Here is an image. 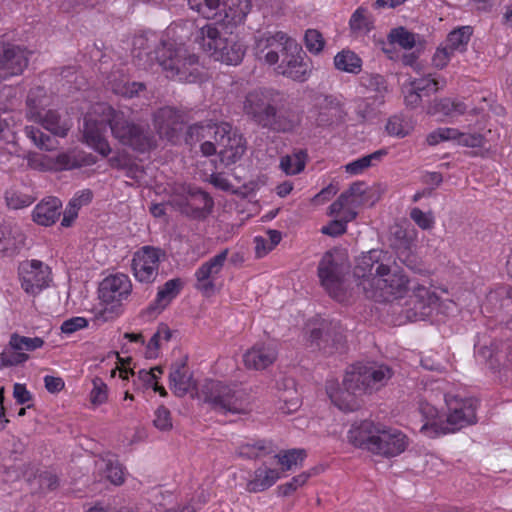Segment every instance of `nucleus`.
Returning <instances> with one entry per match:
<instances>
[{
	"instance_id": "nucleus-1",
	"label": "nucleus",
	"mask_w": 512,
	"mask_h": 512,
	"mask_svg": "<svg viewBox=\"0 0 512 512\" xmlns=\"http://www.w3.org/2000/svg\"><path fill=\"white\" fill-rule=\"evenodd\" d=\"M386 258L387 253L375 249L357 258L353 274L365 296L375 301H392L406 297L412 289L421 303L429 304L433 299L429 289L412 284L402 270L392 269Z\"/></svg>"
},
{
	"instance_id": "nucleus-2",
	"label": "nucleus",
	"mask_w": 512,
	"mask_h": 512,
	"mask_svg": "<svg viewBox=\"0 0 512 512\" xmlns=\"http://www.w3.org/2000/svg\"><path fill=\"white\" fill-rule=\"evenodd\" d=\"M110 126L112 135L124 146L145 152L152 148V139L135 124L130 123L122 111L114 110L106 103H96L84 116L83 141L103 156L111 152L106 140V128Z\"/></svg>"
},
{
	"instance_id": "nucleus-3",
	"label": "nucleus",
	"mask_w": 512,
	"mask_h": 512,
	"mask_svg": "<svg viewBox=\"0 0 512 512\" xmlns=\"http://www.w3.org/2000/svg\"><path fill=\"white\" fill-rule=\"evenodd\" d=\"M185 25L173 24L165 30L160 46L155 51V58L167 78L180 82L194 83L201 81L198 57L185 48L189 37Z\"/></svg>"
},
{
	"instance_id": "nucleus-4",
	"label": "nucleus",
	"mask_w": 512,
	"mask_h": 512,
	"mask_svg": "<svg viewBox=\"0 0 512 512\" xmlns=\"http://www.w3.org/2000/svg\"><path fill=\"white\" fill-rule=\"evenodd\" d=\"M447 415H440L437 408L428 402H421L419 412L423 424L420 433L429 438L454 433L477 421V401L473 398L446 397Z\"/></svg>"
},
{
	"instance_id": "nucleus-5",
	"label": "nucleus",
	"mask_w": 512,
	"mask_h": 512,
	"mask_svg": "<svg viewBox=\"0 0 512 512\" xmlns=\"http://www.w3.org/2000/svg\"><path fill=\"white\" fill-rule=\"evenodd\" d=\"M347 437L355 447L386 458L400 455L409 444L401 430L368 420L353 424Z\"/></svg>"
},
{
	"instance_id": "nucleus-6",
	"label": "nucleus",
	"mask_w": 512,
	"mask_h": 512,
	"mask_svg": "<svg viewBox=\"0 0 512 512\" xmlns=\"http://www.w3.org/2000/svg\"><path fill=\"white\" fill-rule=\"evenodd\" d=\"M195 41L210 58L226 65H239L246 53V46L238 37L222 32L213 24L201 27Z\"/></svg>"
},
{
	"instance_id": "nucleus-7",
	"label": "nucleus",
	"mask_w": 512,
	"mask_h": 512,
	"mask_svg": "<svg viewBox=\"0 0 512 512\" xmlns=\"http://www.w3.org/2000/svg\"><path fill=\"white\" fill-rule=\"evenodd\" d=\"M213 138L220 148L221 162L228 166L242 158L246 151V141L242 135L233 132L230 124L212 123L197 124L189 128L188 139L200 141Z\"/></svg>"
},
{
	"instance_id": "nucleus-8",
	"label": "nucleus",
	"mask_w": 512,
	"mask_h": 512,
	"mask_svg": "<svg viewBox=\"0 0 512 512\" xmlns=\"http://www.w3.org/2000/svg\"><path fill=\"white\" fill-rule=\"evenodd\" d=\"M98 292L103 307L96 318L102 322L111 321L123 313V302L132 292V283L126 274H112L100 282Z\"/></svg>"
},
{
	"instance_id": "nucleus-9",
	"label": "nucleus",
	"mask_w": 512,
	"mask_h": 512,
	"mask_svg": "<svg viewBox=\"0 0 512 512\" xmlns=\"http://www.w3.org/2000/svg\"><path fill=\"white\" fill-rule=\"evenodd\" d=\"M349 271L347 254L340 249L326 252L318 265V277L327 293L339 302L346 299L345 276Z\"/></svg>"
},
{
	"instance_id": "nucleus-10",
	"label": "nucleus",
	"mask_w": 512,
	"mask_h": 512,
	"mask_svg": "<svg viewBox=\"0 0 512 512\" xmlns=\"http://www.w3.org/2000/svg\"><path fill=\"white\" fill-rule=\"evenodd\" d=\"M199 397L222 414H245L250 410L249 398L244 391L232 389L219 381H205Z\"/></svg>"
},
{
	"instance_id": "nucleus-11",
	"label": "nucleus",
	"mask_w": 512,
	"mask_h": 512,
	"mask_svg": "<svg viewBox=\"0 0 512 512\" xmlns=\"http://www.w3.org/2000/svg\"><path fill=\"white\" fill-rule=\"evenodd\" d=\"M52 98L47 95L44 88L31 89L27 97V118L40 123L43 128L58 137H65L72 123L69 119H62L55 110L48 109Z\"/></svg>"
},
{
	"instance_id": "nucleus-12",
	"label": "nucleus",
	"mask_w": 512,
	"mask_h": 512,
	"mask_svg": "<svg viewBox=\"0 0 512 512\" xmlns=\"http://www.w3.org/2000/svg\"><path fill=\"white\" fill-rule=\"evenodd\" d=\"M298 43L283 31L261 32L255 35L253 53L255 57L267 65H276L279 62V50H297Z\"/></svg>"
},
{
	"instance_id": "nucleus-13",
	"label": "nucleus",
	"mask_w": 512,
	"mask_h": 512,
	"mask_svg": "<svg viewBox=\"0 0 512 512\" xmlns=\"http://www.w3.org/2000/svg\"><path fill=\"white\" fill-rule=\"evenodd\" d=\"M393 376L392 369L385 364L359 365L345 375L346 385L360 384L362 392L372 393L384 387Z\"/></svg>"
},
{
	"instance_id": "nucleus-14",
	"label": "nucleus",
	"mask_w": 512,
	"mask_h": 512,
	"mask_svg": "<svg viewBox=\"0 0 512 512\" xmlns=\"http://www.w3.org/2000/svg\"><path fill=\"white\" fill-rule=\"evenodd\" d=\"M18 274L22 289L32 296L41 293L52 282L50 267L36 259L21 262L18 267Z\"/></svg>"
},
{
	"instance_id": "nucleus-15",
	"label": "nucleus",
	"mask_w": 512,
	"mask_h": 512,
	"mask_svg": "<svg viewBox=\"0 0 512 512\" xmlns=\"http://www.w3.org/2000/svg\"><path fill=\"white\" fill-rule=\"evenodd\" d=\"M228 249H223L215 256L203 262L195 271V287L205 296H211L219 290V279L227 261Z\"/></svg>"
},
{
	"instance_id": "nucleus-16",
	"label": "nucleus",
	"mask_w": 512,
	"mask_h": 512,
	"mask_svg": "<svg viewBox=\"0 0 512 512\" xmlns=\"http://www.w3.org/2000/svg\"><path fill=\"white\" fill-rule=\"evenodd\" d=\"M163 253L160 249L144 246L136 251L132 258V271L137 281L152 283L158 276Z\"/></svg>"
},
{
	"instance_id": "nucleus-17",
	"label": "nucleus",
	"mask_w": 512,
	"mask_h": 512,
	"mask_svg": "<svg viewBox=\"0 0 512 512\" xmlns=\"http://www.w3.org/2000/svg\"><path fill=\"white\" fill-rule=\"evenodd\" d=\"M367 202V193L364 183L356 182L343 192L329 207L330 215H340L346 222H350L357 216L356 209Z\"/></svg>"
},
{
	"instance_id": "nucleus-18",
	"label": "nucleus",
	"mask_w": 512,
	"mask_h": 512,
	"mask_svg": "<svg viewBox=\"0 0 512 512\" xmlns=\"http://www.w3.org/2000/svg\"><path fill=\"white\" fill-rule=\"evenodd\" d=\"M282 55L283 59L276 67L278 74L298 82L308 80L312 64L299 45L297 50H284Z\"/></svg>"
},
{
	"instance_id": "nucleus-19",
	"label": "nucleus",
	"mask_w": 512,
	"mask_h": 512,
	"mask_svg": "<svg viewBox=\"0 0 512 512\" xmlns=\"http://www.w3.org/2000/svg\"><path fill=\"white\" fill-rule=\"evenodd\" d=\"M326 393L331 402L340 410L350 412L360 407L358 395L362 393L360 384L353 383V387L346 385L345 379L342 386L334 379L326 382Z\"/></svg>"
},
{
	"instance_id": "nucleus-20",
	"label": "nucleus",
	"mask_w": 512,
	"mask_h": 512,
	"mask_svg": "<svg viewBox=\"0 0 512 512\" xmlns=\"http://www.w3.org/2000/svg\"><path fill=\"white\" fill-rule=\"evenodd\" d=\"M27 65L26 49L11 44H0V80L20 75Z\"/></svg>"
},
{
	"instance_id": "nucleus-21",
	"label": "nucleus",
	"mask_w": 512,
	"mask_h": 512,
	"mask_svg": "<svg viewBox=\"0 0 512 512\" xmlns=\"http://www.w3.org/2000/svg\"><path fill=\"white\" fill-rule=\"evenodd\" d=\"M278 358V347L272 342H257L243 354V363L247 369L264 370L273 365Z\"/></svg>"
},
{
	"instance_id": "nucleus-22",
	"label": "nucleus",
	"mask_w": 512,
	"mask_h": 512,
	"mask_svg": "<svg viewBox=\"0 0 512 512\" xmlns=\"http://www.w3.org/2000/svg\"><path fill=\"white\" fill-rule=\"evenodd\" d=\"M281 477V469L274 462L264 461L247 480L246 490L250 493L263 492L272 487Z\"/></svg>"
},
{
	"instance_id": "nucleus-23",
	"label": "nucleus",
	"mask_w": 512,
	"mask_h": 512,
	"mask_svg": "<svg viewBox=\"0 0 512 512\" xmlns=\"http://www.w3.org/2000/svg\"><path fill=\"white\" fill-rule=\"evenodd\" d=\"M243 108L248 115H251L255 121L263 126L271 122V115L275 109L270 105L268 95L263 90L249 92L246 95Z\"/></svg>"
},
{
	"instance_id": "nucleus-24",
	"label": "nucleus",
	"mask_w": 512,
	"mask_h": 512,
	"mask_svg": "<svg viewBox=\"0 0 512 512\" xmlns=\"http://www.w3.org/2000/svg\"><path fill=\"white\" fill-rule=\"evenodd\" d=\"M154 124L160 137L174 141L178 131L182 129L181 115L173 108L165 107L156 113Z\"/></svg>"
},
{
	"instance_id": "nucleus-25",
	"label": "nucleus",
	"mask_w": 512,
	"mask_h": 512,
	"mask_svg": "<svg viewBox=\"0 0 512 512\" xmlns=\"http://www.w3.org/2000/svg\"><path fill=\"white\" fill-rule=\"evenodd\" d=\"M466 105L462 101L442 98L435 99L429 103L426 113L437 117L439 121H445L447 118H455L466 112Z\"/></svg>"
},
{
	"instance_id": "nucleus-26",
	"label": "nucleus",
	"mask_w": 512,
	"mask_h": 512,
	"mask_svg": "<svg viewBox=\"0 0 512 512\" xmlns=\"http://www.w3.org/2000/svg\"><path fill=\"white\" fill-rule=\"evenodd\" d=\"M62 202L56 197H48L38 203L32 211L33 221L41 226L53 225L61 215Z\"/></svg>"
},
{
	"instance_id": "nucleus-27",
	"label": "nucleus",
	"mask_w": 512,
	"mask_h": 512,
	"mask_svg": "<svg viewBox=\"0 0 512 512\" xmlns=\"http://www.w3.org/2000/svg\"><path fill=\"white\" fill-rule=\"evenodd\" d=\"M96 471L106 480L114 485H121L125 480L124 470L117 457L107 453L101 456L96 462Z\"/></svg>"
},
{
	"instance_id": "nucleus-28",
	"label": "nucleus",
	"mask_w": 512,
	"mask_h": 512,
	"mask_svg": "<svg viewBox=\"0 0 512 512\" xmlns=\"http://www.w3.org/2000/svg\"><path fill=\"white\" fill-rule=\"evenodd\" d=\"M224 18L229 25H238L244 22L251 10L250 0H224L221 3Z\"/></svg>"
},
{
	"instance_id": "nucleus-29",
	"label": "nucleus",
	"mask_w": 512,
	"mask_h": 512,
	"mask_svg": "<svg viewBox=\"0 0 512 512\" xmlns=\"http://www.w3.org/2000/svg\"><path fill=\"white\" fill-rule=\"evenodd\" d=\"M349 27L356 37L369 34L374 29V19L367 8H357L350 17Z\"/></svg>"
},
{
	"instance_id": "nucleus-30",
	"label": "nucleus",
	"mask_w": 512,
	"mask_h": 512,
	"mask_svg": "<svg viewBox=\"0 0 512 512\" xmlns=\"http://www.w3.org/2000/svg\"><path fill=\"white\" fill-rule=\"evenodd\" d=\"M169 378L170 387L177 396H184L195 389V381L184 366L174 368Z\"/></svg>"
},
{
	"instance_id": "nucleus-31",
	"label": "nucleus",
	"mask_w": 512,
	"mask_h": 512,
	"mask_svg": "<svg viewBox=\"0 0 512 512\" xmlns=\"http://www.w3.org/2000/svg\"><path fill=\"white\" fill-rule=\"evenodd\" d=\"M5 201L9 208L17 210L30 206L35 197L26 186L15 185L5 192Z\"/></svg>"
},
{
	"instance_id": "nucleus-32",
	"label": "nucleus",
	"mask_w": 512,
	"mask_h": 512,
	"mask_svg": "<svg viewBox=\"0 0 512 512\" xmlns=\"http://www.w3.org/2000/svg\"><path fill=\"white\" fill-rule=\"evenodd\" d=\"M387 155L386 149L377 150L371 154L360 157L352 162L347 163L344 166V170L349 175H360L368 168L381 162V160Z\"/></svg>"
},
{
	"instance_id": "nucleus-33",
	"label": "nucleus",
	"mask_w": 512,
	"mask_h": 512,
	"mask_svg": "<svg viewBox=\"0 0 512 512\" xmlns=\"http://www.w3.org/2000/svg\"><path fill=\"white\" fill-rule=\"evenodd\" d=\"M472 33L470 26H462L451 31L442 43L454 54L463 53L467 50Z\"/></svg>"
},
{
	"instance_id": "nucleus-34",
	"label": "nucleus",
	"mask_w": 512,
	"mask_h": 512,
	"mask_svg": "<svg viewBox=\"0 0 512 512\" xmlns=\"http://www.w3.org/2000/svg\"><path fill=\"white\" fill-rule=\"evenodd\" d=\"M306 456L307 453L304 449L293 448L274 455L273 459L276 461V464L280 465L279 468L283 474L286 471L301 466Z\"/></svg>"
},
{
	"instance_id": "nucleus-35",
	"label": "nucleus",
	"mask_w": 512,
	"mask_h": 512,
	"mask_svg": "<svg viewBox=\"0 0 512 512\" xmlns=\"http://www.w3.org/2000/svg\"><path fill=\"white\" fill-rule=\"evenodd\" d=\"M334 66L339 71L358 74L362 68V60L355 52L344 49L335 55Z\"/></svg>"
},
{
	"instance_id": "nucleus-36",
	"label": "nucleus",
	"mask_w": 512,
	"mask_h": 512,
	"mask_svg": "<svg viewBox=\"0 0 512 512\" xmlns=\"http://www.w3.org/2000/svg\"><path fill=\"white\" fill-rule=\"evenodd\" d=\"M55 171L71 170L87 164L86 155L78 150L62 152L54 156Z\"/></svg>"
},
{
	"instance_id": "nucleus-37",
	"label": "nucleus",
	"mask_w": 512,
	"mask_h": 512,
	"mask_svg": "<svg viewBox=\"0 0 512 512\" xmlns=\"http://www.w3.org/2000/svg\"><path fill=\"white\" fill-rule=\"evenodd\" d=\"M282 235L277 230H268L265 235L255 236L253 239L255 245V255L262 258L271 252L281 241Z\"/></svg>"
},
{
	"instance_id": "nucleus-38",
	"label": "nucleus",
	"mask_w": 512,
	"mask_h": 512,
	"mask_svg": "<svg viewBox=\"0 0 512 512\" xmlns=\"http://www.w3.org/2000/svg\"><path fill=\"white\" fill-rule=\"evenodd\" d=\"M171 336L172 332L167 325H159L157 331L146 344L145 357L148 359L157 358L161 347L171 339Z\"/></svg>"
},
{
	"instance_id": "nucleus-39",
	"label": "nucleus",
	"mask_w": 512,
	"mask_h": 512,
	"mask_svg": "<svg viewBox=\"0 0 512 512\" xmlns=\"http://www.w3.org/2000/svg\"><path fill=\"white\" fill-rule=\"evenodd\" d=\"M286 390L279 395V410L284 414H291L297 411L301 406V401L298 396L292 380L286 379L283 381Z\"/></svg>"
},
{
	"instance_id": "nucleus-40",
	"label": "nucleus",
	"mask_w": 512,
	"mask_h": 512,
	"mask_svg": "<svg viewBox=\"0 0 512 512\" xmlns=\"http://www.w3.org/2000/svg\"><path fill=\"white\" fill-rule=\"evenodd\" d=\"M271 116V122H269V124H265V126L276 131L289 132L294 130L300 123L298 115L294 113L286 112L277 114L274 109Z\"/></svg>"
},
{
	"instance_id": "nucleus-41",
	"label": "nucleus",
	"mask_w": 512,
	"mask_h": 512,
	"mask_svg": "<svg viewBox=\"0 0 512 512\" xmlns=\"http://www.w3.org/2000/svg\"><path fill=\"white\" fill-rule=\"evenodd\" d=\"M183 283L175 278L168 280L158 291L156 304L159 308H165L181 291Z\"/></svg>"
},
{
	"instance_id": "nucleus-42",
	"label": "nucleus",
	"mask_w": 512,
	"mask_h": 512,
	"mask_svg": "<svg viewBox=\"0 0 512 512\" xmlns=\"http://www.w3.org/2000/svg\"><path fill=\"white\" fill-rule=\"evenodd\" d=\"M190 9L197 12L203 18L214 19L220 15V0H188Z\"/></svg>"
},
{
	"instance_id": "nucleus-43",
	"label": "nucleus",
	"mask_w": 512,
	"mask_h": 512,
	"mask_svg": "<svg viewBox=\"0 0 512 512\" xmlns=\"http://www.w3.org/2000/svg\"><path fill=\"white\" fill-rule=\"evenodd\" d=\"M44 340L41 337H26L19 334H12L9 340V346L12 350L21 352H33L44 346Z\"/></svg>"
},
{
	"instance_id": "nucleus-44",
	"label": "nucleus",
	"mask_w": 512,
	"mask_h": 512,
	"mask_svg": "<svg viewBox=\"0 0 512 512\" xmlns=\"http://www.w3.org/2000/svg\"><path fill=\"white\" fill-rule=\"evenodd\" d=\"M414 129V125L410 119L401 115L390 117L386 124V131L390 136L403 138L410 134Z\"/></svg>"
},
{
	"instance_id": "nucleus-45",
	"label": "nucleus",
	"mask_w": 512,
	"mask_h": 512,
	"mask_svg": "<svg viewBox=\"0 0 512 512\" xmlns=\"http://www.w3.org/2000/svg\"><path fill=\"white\" fill-rule=\"evenodd\" d=\"M306 159V152L300 150L291 155L282 157L280 167L286 174L295 175L304 170Z\"/></svg>"
},
{
	"instance_id": "nucleus-46",
	"label": "nucleus",
	"mask_w": 512,
	"mask_h": 512,
	"mask_svg": "<svg viewBox=\"0 0 512 512\" xmlns=\"http://www.w3.org/2000/svg\"><path fill=\"white\" fill-rule=\"evenodd\" d=\"M25 134L32 143L41 150L52 151L58 146L57 140L44 134L40 129L34 126H26Z\"/></svg>"
},
{
	"instance_id": "nucleus-47",
	"label": "nucleus",
	"mask_w": 512,
	"mask_h": 512,
	"mask_svg": "<svg viewBox=\"0 0 512 512\" xmlns=\"http://www.w3.org/2000/svg\"><path fill=\"white\" fill-rule=\"evenodd\" d=\"M269 452V446L264 440L246 441L237 448V454L240 457L253 459L266 455Z\"/></svg>"
},
{
	"instance_id": "nucleus-48",
	"label": "nucleus",
	"mask_w": 512,
	"mask_h": 512,
	"mask_svg": "<svg viewBox=\"0 0 512 512\" xmlns=\"http://www.w3.org/2000/svg\"><path fill=\"white\" fill-rule=\"evenodd\" d=\"M21 241L22 235L18 229L0 225V253L15 250Z\"/></svg>"
},
{
	"instance_id": "nucleus-49",
	"label": "nucleus",
	"mask_w": 512,
	"mask_h": 512,
	"mask_svg": "<svg viewBox=\"0 0 512 512\" xmlns=\"http://www.w3.org/2000/svg\"><path fill=\"white\" fill-rule=\"evenodd\" d=\"M109 388L107 384L100 378L92 379V389L89 393V401L93 408H97L108 401Z\"/></svg>"
},
{
	"instance_id": "nucleus-50",
	"label": "nucleus",
	"mask_w": 512,
	"mask_h": 512,
	"mask_svg": "<svg viewBox=\"0 0 512 512\" xmlns=\"http://www.w3.org/2000/svg\"><path fill=\"white\" fill-rule=\"evenodd\" d=\"M388 39L391 43H396L401 48L406 50L412 49L416 45L415 34L403 27H398L391 30L388 35Z\"/></svg>"
},
{
	"instance_id": "nucleus-51",
	"label": "nucleus",
	"mask_w": 512,
	"mask_h": 512,
	"mask_svg": "<svg viewBox=\"0 0 512 512\" xmlns=\"http://www.w3.org/2000/svg\"><path fill=\"white\" fill-rule=\"evenodd\" d=\"M28 166L38 171H55L54 156L32 152L27 155Z\"/></svg>"
},
{
	"instance_id": "nucleus-52",
	"label": "nucleus",
	"mask_w": 512,
	"mask_h": 512,
	"mask_svg": "<svg viewBox=\"0 0 512 512\" xmlns=\"http://www.w3.org/2000/svg\"><path fill=\"white\" fill-rule=\"evenodd\" d=\"M179 189L182 192H184L185 195H183L182 198L179 200L176 198L172 200V203L179 207H183L185 205H192V201L198 198H201L203 200L205 207L212 203L211 198L201 190L186 188L185 186H180Z\"/></svg>"
},
{
	"instance_id": "nucleus-53",
	"label": "nucleus",
	"mask_w": 512,
	"mask_h": 512,
	"mask_svg": "<svg viewBox=\"0 0 512 512\" xmlns=\"http://www.w3.org/2000/svg\"><path fill=\"white\" fill-rule=\"evenodd\" d=\"M162 374L161 367H153L150 370H140L138 378L146 387L153 388L154 391L159 392L161 396L166 395V391L162 386L158 385V378Z\"/></svg>"
},
{
	"instance_id": "nucleus-54",
	"label": "nucleus",
	"mask_w": 512,
	"mask_h": 512,
	"mask_svg": "<svg viewBox=\"0 0 512 512\" xmlns=\"http://www.w3.org/2000/svg\"><path fill=\"white\" fill-rule=\"evenodd\" d=\"M304 44L311 54L318 55L325 47V39L318 30L308 29L304 35Z\"/></svg>"
},
{
	"instance_id": "nucleus-55",
	"label": "nucleus",
	"mask_w": 512,
	"mask_h": 512,
	"mask_svg": "<svg viewBox=\"0 0 512 512\" xmlns=\"http://www.w3.org/2000/svg\"><path fill=\"white\" fill-rule=\"evenodd\" d=\"M111 90L118 95L132 98L144 89V85L139 82H126L124 80L110 82Z\"/></svg>"
},
{
	"instance_id": "nucleus-56",
	"label": "nucleus",
	"mask_w": 512,
	"mask_h": 512,
	"mask_svg": "<svg viewBox=\"0 0 512 512\" xmlns=\"http://www.w3.org/2000/svg\"><path fill=\"white\" fill-rule=\"evenodd\" d=\"M453 144L468 148H478L483 146L484 137L480 133L462 132L456 128V134Z\"/></svg>"
},
{
	"instance_id": "nucleus-57",
	"label": "nucleus",
	"mask_w": 512,
	"mask_h": 512,
	"mask_svg": "<svg viewBox=\"0 0 512 512\" xmlns=\"http://www.w3.org/2000/svg\"><path fill=\"white\" fill-rule=\"evenodd\" d=\"M456 134V128L452 127H439L433 131H431L427 137L426 141L430 146H436L442 142H454Z\"/></svg>"
},
{
	"instance_id": "nucleus-58",
	"label": "nucleus",
	"mask_w": 512,
	"mask_h": 512,
	"mask_svg": "<svg viewBox=\"0 0 512 512\" xmlns=\"http://www.w3.org/2000/svg\"><path fill=\"white\" fill-rule=\"evenodd\" d=\"M410 218L423 230H430L435 225V219L432 212H424L417 207L411 209Z\"/></svg>"
},
{
	"instance_id": "nucleus-59",
	"label": "nucleus",
	"mask_w": 512,
	"mask_h": 512,
	"mask_svg": "<svg viewBox=\"0 0 512 512\" xmlns=\"http://www.w3.org/2000/svg\"><path fill=\"white\" fill-rule=\"evenodd\" d=\"M310 478V473L303 472L296 476H294L289 482H286L279 486V490L284 496L291 495L300 487L304 486L308 479Z\"/></svg>"
},
{
	"instance_id": "nucleus-60",
	"label": "nucleus",
	"mask_w": 512,
	"mask_h": 512,
	"mask_svg": "<svg viewBox=\"0 0 512 512\" xmlns=\"http://www.w3.org/2000/svg\"><path fill=\"white\" fill-rule=\"evenodd\" d=\"M440 88L439 82L430 76L409 81V89H417L419 92L432 93Z\"/></svg>"
},
{
	"instance_id": "nucleus-61",
	"label": "nucleus",
	"mask_w": 512,
	"mask_h": 512,
	"mask_svg": "<svg viewBox=\"0 0 512 512\" xmlns=\"http://www.w3.org/2000/svg\"><path fill=\"white\" fill-rule=\"evenodd\" d=\"M455 54L441 43L432 56V65L437 69H444Z\"/></svg>"
},
{
	"instance_id": "nucleus-62",
	"label": "nucleus",
	"mask_w": 512,
	"mask_h": 512,
	"mask_svg": "<svg viewBox=\"0 0 512 512\" xmlns=\"http://www.w3.org/2000/svg\"><path fill=\"white\" fill-rule=\"evenodd\" d=\"M363 85L378 94H384L387 92L386 81L383 76L379 74H371L362 78Z\"/></svg>"
},
{
	"instance_id": "nucleus-63",
	"label": "nucleus",
	"mask_w": 512,
	"mask_h": 512,
	"mask_svg": "<svg viewBox=\"0 0 512 512\" xmlns=\"http://www.w3.org/2000/svg\"><path fill=\"white\" fill-rule=\"evenodd\" d=\"M28 358L29 356L27 353L19 350H12L10 346L1 353L2 363L6 366H15L24 363Z\"/></svg>"
},
{
	"instance_id": "nucleus-64",
	"label": "nucleus",
	"mask_w": 512,
	"mask_h": 512,
	"mask_svg": "<svg viewBox=\"0 0 512 512\" xmlns=\"http://www.w3.org/2000/svg\"><path fill=\"white\" fill-rule=\"evenodd\" d=\"M88 326V320L84 317L76 316L65 320L61 324V332L66 335H71Z\"/></svg>"
}]
</instances>
